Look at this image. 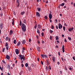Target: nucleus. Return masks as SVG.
Masks as SVG:
<instances>
[{
	"mask_svg": "<svg viewBox=\"0 0 75 75\" xmlns=\"http://www.w3.org/2000/svg\"><path fill=\"white\" fill-rule=\"evenodd\" d=\"M38 27L39 28H41V25H38Z\"/></svg>",
	"mask_w": 75,
	"mask_h": 75,
	"instance_id": "22",
	"label": "nucleus"
},
{
	"mask_svg": "<svg viewBox=\"0 0 75 75\" xmlns=\"http://www.w3.org/2000/svg\"><path fill=\"white\" fill-rule=\"evenodd\" d=\"M6 41H8V36H7V37L6 38Z\"/></svg>",
	"mask_w": 75,
	"mask_h": 75,
	"instance_id": "26",
	"label": "nucleus"
},
{
	"mask_svg": "<svg viewBox=\"0 0 75 75\" xmlns=\"http://www.w3.org/2000/svg\"><path fill=\"white\" fill-rule=\"evenodd\" d=\"M8 46L6 47V50H8Z\"/></svg>",
	"mask_w": 75,
	"mask_h": 75,
	"instance_id": "54",
	"label": "nucleus"
},
{
	"mask_svg": "<svg viewBox=\"0 0 75 75\" xmlns=\"http://www.w3.org/2000/svg\"><path fill=\"white\" fill-rule=\"evenodd\" d=\"M57 64L58 65H59L60 63H59V62H57Z\"/></svg>",
	"mask_w": 75,
	"mask_h": 75,
	"instance_id": "52",
	"label": "nucleus"
},
{
	"mask_svg": "<svg viewBox=\"0 0 75 75\" xmlns=\"http://www.w3.org/2000/svg\"><path fill=\"white\" fill-rule=\"evenodd\" d=\"M0 15L1 17H2V16H3V14H2V13L0 14Z\"/></svg>",
	"mask_w": 75,
	"mask_h": 75,
	"instance_id": "49",
	"label": "nucleus"
},
{
	"mask_svg": "<svg viewBox=\"0 0 75 75\" xmlns=\"http://www.w3.org/2000/svg\"><path fill=\"white\" fill-rule=\"evenodd\" d=\"M19 57L21 59V61H22V60L23 59L24 61L25 60V58H24V55H19Z\"/></svg>",
	"mask_w": 75,
	"mask_h": 75,
	"instance_id": "2",
	"label": "nucleus"
},
{
	"mask_svg": "<svg viewBox=\"0 0 75 75\" xmlns=\"http://www.w3.org/2000/svg\"><path fill=\"white\" fill-rule=\"evenodd\" d=\"M10 58V56H8V55H7L6 56V59H9Z\"/></svg>",
	"mask_w": 75,
	"mask_h": 75,
	"instance_id": "8",
	"label": "nucleus"
},
{
	"mask_svg": "<svg viewBox=\"0 0 75 75\" xmlns=\"http://www.w3.org/2000/svg\"><path fill=\"white\" fill-rule=\"evenodd\" d=\"M73 59L74 60V61H75V57H73Z\"/></svg>",
	"mask_w": 75,
	"mask_h": 75,
	"instance_id": "53",
	"label": "nucleus"
},
{
	"mask_svg": "<svg viewBox=\"0 0 75 75\" xmlns=\"http://www.w3.org/2000/svg\"><path fill=\"white\" fill-rule=\"evenodd\" d=\"M5 50V48H3L2 50V52H4Z\"/></svg>",
	"mask_w": 75,
	"mask_h": 75,
	"instance_id": "37",
	"label": "nucleus"
},
{
	"mask_svg": "<svg viewBox=\"0 0 75 75\" xmlns=\"http://www.w3.org/2000/svg\"><path fill=\"white\" fill-rule=\"evenodd\" d=\"M31 41V40L30 39H29V42H30Z\"/></svg>",
	"mask_w": 75,
	"mask_h": 75,
	"instance_id": "51",
	"label": "nucleus"
},
{
	"mask_svg": "<svg viewBox=\"0 0 75 75\" xmlns=\"http://www.w3.org/2000/svg\"><path fill=\"white\" fill-rule=\"evenodd\" d=\"M58 27L59 29H61V28H62V25H61V24L59 23L58 25Z\"/></svg>",
	"mask_w": 75,
	"mask_h": 75,
	"instance_id": "3",
	"label": "nucleus"
},
{
	"mask_svg": "<svg viewBox=\"0 0 75 75\" xmlns=\"http://www.w3.org/2000/svg\"><path fill=\"white\" fill-rule=\"evenodd\" d=\"M49 19H51L52 18V14L51 13H49Z\"/></svg>",
	"mask_w": 75,
	"mask_h": 75,
	"instance_id": "7",
	"label": "nucleus"
},
{
	"mask_svg": "<svg viewBox=\"0 0 75 75\" xmlns=\"http://www.w3.org/2000/svg\"><path fill=\"white\" fill-rule=\"evenodd\" d=\"M65 5V3H62V4H60V6H64Z\"/></svg>",
	"mask_w": 75,
	"mask_h": 75,
	"instance_id": "17",
	"label": "nucleus"
},
{
	"mask_svg": "<svg viewBox=\"0 0 75 75\" xmlns=\"http://www.w3.org/2000/svg\"><path fill=\"white\" fill-rule=\"evenodd\" d=\"M7 68L8 69H10V65H8Z\"/></svg>",
	"mask_w": 75,
	"mask_h": 75,
	"instance_id": "27",
	"label": "nucleus"
},
{
	"mask_svg": "<svg viewBox=\"0 0 75 75\" xmlns=\"http://www.w3.org/2000/svg\"><path fill=\"white\" fill-rule=\"evenodd\" d=\"M45 20H47V16H45Z\"/></svg>",
	"mask_w": 75,
	"mask_h": 75,
	"instance_id": "33",
	"label": "nucleus"
},
{
	"mask_svg": "<svg viewBox=\"0 0 75 75\" xmlns=\"http://www.w3.org/2000/svg\"><path fill=\"white\" fill-rule=\"evenodd\" d=\"M55 57H53L52 58V59L54 61V62H55Z\"/></svg>",
	"mask_w": 75,
	"mask_h": 75,
	"instance_id": "16",
	"label": "nucleus"
},
{
	"mask_svg": "<svg viewBox=\"0 0 75 75\" xmlns=\"http://www.w3.org/2000/svg\"><path fill=\"white\" fill-rule=\"evenodd\" d=\"M56 42H58V43H59V40H57Z\"/></svg>",
	"mask_w": 75,
	"mask_h": 75,
	"instance_id": "61",
	"label": "nucleus"
},
{
	"mask_svg": "<svg viewBox=\"0 0 75 75\" xmlns=\"http://www.w3.org/2000/svg\"><path fill=\"white\" fill-rule=\"evenodd\" d=\"M73 4H74V3H73V2H72L71 3V5H73Z\"/></svg>",
	"mask_w": 75,
	"mask_h": 75,
	"instance_id": "63",
	"label": "nucleus"
},
{
	"mask_svg": "<svg viewBox=\"0 0 75 75\" xmlns=\"http://www.w3.org/2000/svg\"><path fill=\"white\" fill-rule=\"evenodd\" d=\"M20 45V42H18L17 45V46H19V45Z\"/></svg>",
	"mask_w": 75,
	"mask_h": 75,
	"instance_id": "19",
	"label": "nucleus"
},
{
	"mask_svg": "<svg viewBox=\"0 0 75 75\" xmlns=\"http://www.w3.org/2000/svg\"><path fill=\"white\" fill-rule=\"evenodd\" d=\"M41 35L42 37H43V36H44V33L43 32L42 33Z\"/></svg>",
	"mask_w": 75,
	"mask_h": 75,
	"instance_id": "36",
	"label": "nucleus"
},
{
	"mask_svg": "<svg viewBox=\"0 0 75 75\" xmlns=\"http://www.w3.org/2000/svg\"><path fill=\"white\" fill-rule=\"evenodd\" d=\"M69 69L70 70H71V69H72V68H71V67H70V68H69Z\"/></svg>",
	"mask_w": 75,
	"mask_h": 75,
	"instance_id": "60",
	"label": "nucleus"
},
{
	"mask_svg": "<svg viewBox=\"0 0 75 75\" xmlns=\"http://www.w3.org/2000/svg\"><path fill=\"white\" fill-rule=\"evenodd\" d=\"M48 68H49V69H50V70H51V66H49Z\"/></svg>",
	"mask_w": 75,
	"mask_h": 75,
	"instance_id": "34",
	"label": "nucleus"
},
{
	"mask_svg": "<svg viewBox=\"0 0 75 75\" xmlns=\"http://www.w3.org/2000/svg\"><path fill=\"white\" fill-rule=\"evenodd\" d=\"M28 66V63H26L25 64V66L26 67H27Z\"/></svg>",
	"mask_w": 75,
	"mask_h": 75,
	"instance_id": "25",
	"label": "nucleus"
},
{
	"mask_svg": "<svg viewBox=\"0 0 75 75\" xmlns=\"http://www.w3.org/2000/svg\"><path fill=\"white\" fill-rule=\"evenodd\" d=\"M14 19H13L12 24L13 26L14 25Z\"/></svg>",
	"mask_w": 75,
	"mask_h": 75,
	"instance_id": "13",
	"label": "nucleus"
},
{
	"mask_svg": "<svg viewBox=\"0 0 75 75\" xmlns=\"http://www.w3.org/2000/svg\"><path fill=\"white\" fill-rule=\"evenodd\" d=\"M50 39L51 40H52V36H50Z\"/></svg>",
	"mask_w": 75,
	"mask_h": 75,
	"instance_id": "41",
	"label": "nucleus"
},
{
	"mask_svg": "<svg viewBox=\"0 0 75 75\" xmlns=\"http://www.w3.org/2000/svg\"><path fill=\"white\" fill-rule=\"evenodd\" d=\"M10 35H11L13 34V32L12 30H11L10 31Z\"/></svg>",
	"mask_w": 75,
	"mask_h": 75,
	"instance_id": "15",
	"label": "nucleus"
},
{
	"mask_svg": "<svg viewBox=\"0 0 75 75\" xmlns=\"http://www.w3.org/2000/svg\"><path fill=\"white\" fill-rule=\"evenodd\" d=\"M13 43L15 44H16V40H14L13 41Z\"/></svg>",
	"mask_w": 75,
	"mask_h": 75,
	"instance_id": "28",
	"label": "nucleus"
},
{
	"mask_svg": "<svg viewBox=\"0 0 75 75\" xmlns=\"http://www.w3.org/2000/svg\"><path fill=\"white\" fill-rule=\"evenodd\" d=\"M41 63L42 64V65H43L44 64H43V62H42V61H41Z\"/></svg>",
	"mask_w": 75,
	"mask_h": 75,
	"instance_id": "45",
	"label": "nucleus"
},
{
	"mask_svg": "<svg viewBox=\"0 0 75 75\" xmlns=\"http://www.w3.org/2000/svg\"><path fill=\"white\" fill-rule=\"evenodd\" d=\"M37 50L38 52H40V47L38 46L37 47Z\"/></svg>",
	"mask_w": 75,
	"mask_h": 75,
	"instance_id": "9",
	"label": "nucleus"
},
{
	"mask_svg": "<svg viewBox=\"0 0 75 75\" xmlns=\"http://www.w3.org/2000/svg\"><path fill=\"white\" fill-rule=\"evenodd\" d=\"M21 28L22 31H23V32H25L26 30V26H25V25L23 23H22Z\"/></svg>",
	"mask_w": 75,
	"mask_h": 75,
	"instance_id": "1",
	"label": "nucleus"
},
{
	"mask_svg": "<svg viewBox=\"0 0 75 75\" xmlns=\"http://www.w3.org/2000/svg\"><path fill=\"white\" fill-rule=\"evenodd\" d=\"M68 39L69 40V41H71V38L70 37H68Z\"/></svg>",
	"mask_w": 75,
	"mask_h": 75,
	"instance_id": "30",
	"label": "nucleus"
},
{
	"mask_svg": "<svg viewBox=\"0 0 75 75\" xmlns=\"http://www.w3.org/2000/svg\"><path fill=\"white\" fill-rule=\"evenodd\" d=\"M62 52H64V46L63 45L62 46Z\"/></svg>",
	"mask_w": 75,
	"mask_h": 75,
	"instance_id": "12",
	"label": "nucleus"
},
{
	"mask_svg": "<svg viewBox=\"0 0 75 75\" xmlns=\"http://www.w3.org/2000/svg\"><path fill=\"white\" fill-rule=\"evenodd\" d=\"M23 23H25V24L26 23V21H25V19H24V20L22 21Z\"/></svg>",
	"mask_w": 75,
	"mask_h": 75,
	"instance_id": "18",
	"label": "nucleus"
},
{
	"mask_svg": "<svg viewBox=\"0 0 75 75\" xmlns=\"http://www.w3.org/2000/svg\"><path fill=\"white\" fill-rule=\"evenodd\" d=\"M22 50H25V49L24 47H23Z\"/></svg>",
	"mask_w": 75,
	"mask_h": 75,
	"instance_id": "50",
	"label": "nucleus"
},
{
	"mask_svg": "<svg viewBox=\"0 0 75 75\" xmlns=\"http://www.w3.org/2000/svg\"><path fill=\"white\" fill-rule=\"evenodd\" d=\"M46 62L47 65H50V62H49V61H48V60L47 59L46 60Z\"/></svg>",
	"mask_w": 75,
	"mask_h": 75,
	"instance_id": "14",
	"label": "nucleus"
},
{
	"mask_svg": "<svg viewBox=\"0 0 75 75\" xmlns=\"http://www.w3.org/2000/svg\"><path fill=\"white\" fill-rule=\"evenodd\" d=\"M37 9H38V11H41V8H37Z\"/></svg>",
	"mask_w": 75,
	"mask_h": 75,
	"instance_id": "23",
	"label": "nucleus"
},
{
	"mask_svg": "<svg viewBox=\"0 0 75 75\" xmlns=\"http://www.w3.org/2000/svg\"><path fill=\"white\" fill-rule=\"evenodd\" d=\"M64 42H67V40L66 39V38L64 39Z\"/></svg>",
	"mask_w": 75,
	"mask_h": 75,
	"instance_id": "43",
	"label": "nucleus"
},
{
	"mask_svg": "<svg viewBox=\"0 0 75 75\" xmlns=\"http://www.w3.org/2000/svg\"><path fill=\"white\" fill-rule=\"evenodd\" d=\"M37 28V25H35V26H34V28L35 29L36 28Z\"/></svg>",
	"mask_w": 75,
	"mask_h": 75,
	"instance_id": "57",
	"label": "nucleus"
},
{
	"mask_svg": "<svg viewBox=\"0 0 75 75\" xmlns=\"http://www.w3.org/2000/svg\"><path fill=\"white\" fill-rule=\"evenodd\" d=\"M58 54L59 56H60V52H58Z\"/></svg>",
	"mask_w": 75,
	"mask_h": 75,
	"instance_id": "48",
	"label": "nucleus"
},
{
	"mask_svg": "<svg viewBox=\"0 0 75 75\" xmlns=\"http://www.w3.org/2000/svg\"><path fill=\"white\" fill-rule=\"evenodd\" d=\"M25 13V12L23 11L21 13V15H23V14H24Z\"/></svg>",
	"mask_w": 75,
	"mask_h": 75,
	"instance_id": "20",
	"label": "nucleus"
},
{
	"mask_svg": "<svg viewBox=\"0 0 75 75\" xmlns=\"http://www.w3.org/2000/svg\"><path fill=\"white\" fill-rule=\"evenodd\" d=\"M16 2L17 3L19 4V0H17Z\"/></svg>",
	"mask_w": 75,
	"mask_h": 75,
	"instance_id": "39",
	"label": "nucleus"
},
{
	"mask_svg": "<svg viewBox=\"0 0 75 75\" xmlns=\"http://www.w3.org/2000/svg\"><path fill=\"white\" fill-rule=\"evenodd\" d=\"M42 44H43V43H44L45 42H44V41L43 40H42Z\"/></svg>",
	"mask_w": 75,
	"mask_h": 75,
	"instance_id": "46",
	"label": "nucleus"
},
{
	"mask_svg": "<svg viewBox=\"0 0 75 75\" xmlns=\"http://www.w3.org/2000/svg\"><path fill=\"white\" fill-rule=\"evenodd\" d=\"M8 75H10V73L8 72Z\"/></svg>",
	"mask_w": 75,
	"mask_h": 75,
	"instance_id": "64",
	"label": "nucleus"
},
{
	"mask_svg": "<svg viewBox=\"0 0 75 75\" xmlns=\"http://www.w3.org/2000/svg\"><path fill=\"white\" fill-rule=\"evenodd\" d=\"M2 62H3V63L4 64H6V62H5V61H4V60H2Z\"/></svg>",
	"mask_w": 75,
	"mask_h": 75,
	"instance_id": "47",
	"label": "nucleus"
},
{
	"mask_svg": "<svg viewBox=\"0 0 75 75\" xmlns=\"http://www.w3.org/2000/svg\"><path fill=\"white\" fill-rule=\"evenodd\" d=\"M55 48H58V45H56L55 47Z\"/></svg>",
	"mask_w": 75,
	"mask_h": 75,
	"instance_id": "56",
	"label": "nucleus"
},
{
	"mask_svg": "<svg viewBox=\"0 0 75 75\" xmlns=\"http://www.w3.org/2000/svg\"><path fill=\"white\" fill-rule=\"evenodd\" d=\"M36 15L37 17H40V13L38 12H36Z\"/></svg>",
	"mask_w": 75,
	"mask_h": 75,
	"instance_id": "4",
	"label": "nucleus"
},
{
	"mask_svg": "<svg viewBox=\"0 0 75 75\" xmlns=\"http://www.w3.org/2000/svg\"><path fill=\"white\" fill-rule=\"evenodd\" d=\"M63 28L64 31H65V27L64 26H63Z\"/></svg>",
	"mask_w": 75,
	"mask_h": 75,
	"instance_id": "38",
	"label": "nucleus"
},
{
	"mask_svg": "<svg viewBox=\"0 0 75 75\" xmlns=\"http://www.w3.org/2000/svg\"><path fill=\"white\" fill-rule=\"evenodd\" d=\"M37 33H38V34H40V31L38 29H37Z\"/></svg>",
	"mask_w": 75,
	"mask_h": 75,
	"instance_id": "29",
	"label": "nucleus"
},
{
	"mask_svg": "<svg viewBox=\"0 0 75 75\" xmlns=\"http://www.w3.org/2000/svg\"><path fill=\"white\" fill-rule=\"evenodd\" d=\"M64 2H65L66 3H67V0H64Z\"/></svg>",
	"mask_w": 75,
	"mask_h": 75,
	"instance_id": "59",
	"label": "nucleus"
},
{
	"mask_svg": "<svg viewBox=\"0 0 75 75\" xmlns=\"http://www.w3.org/2000/svg\"><path fill=\"white\" fill-rule=\"evenodd\" d=\"M58 40V37L57 36L56 38V40Z\"/></svg>",
	"mask_w": 75,
	"mask_h": 75,
	"instance_id": "32",
	"label": "nucleus"
},
{
	"mask_svg": "<svg viewBox=\"0 0 75 75\" xmlns=\"http://www.w3.org/2000/svg\"><path fill=\"white\" fill-rule=\"evenodd\" d=\"M15 52L16 54H19L18 50V49H16L15 50Z\"/></svg>",
	"mask_w": 75,
	"mask_h": 75,
	"instance_id": "6",
	"label": "nucleus"
},
{
	"mask_svg": "<svg viewBox=\"0 0 75 75\" xmlns=\"http://www.w3.org/2000/svg\"><path fill=\"white\" fill-rule=\"evenodd\" d=\"M54 26H53V25H52V27H51V29H54Z\"/></svg>",
	"mask_w": 75,
	"mask_h": 75,
	"instance_id": "40",
	"label": "nucleus"
},
{
	"mask_svg": "<svg viewBox=\"0 0 75 75\" xmlns=\"http://www.w3.org/2000/svg\"><path fill=\"white\" fill-rule=\"evenodd\" d=\"M25 43V40H23L22 41V44H24Z\"/></svg>",
	"mask_w": 75,
	"mask_h": 75,
	"instance_id": "21",
	"label": "nucleus"
},
{
	"mask_svg": "<svg viewBox=\"0 0 75 75\" xmlns=\"http://www.w3.org/2000/svg\"><path fill=\"white\" fill-rule=\"evenodd\" d=\"M51 20V19H49L50 21V23H51L52 22V20Z\"/></svg>",
	"mask_w": 75,
	"mask_h": 75,
	"instance_id": "44",
	"label": "nucleus"
},
{
	"mask_svg": "<svg viewBox=\"0 0 75 75\" xmlns=\"http://www.w3.org/2000/svg\"><path fill=\"white\" fill-rule=\"evenodd\" d=\"M50 33H52L53 32V31L51 30H50Z\"/></svg>",
	"mask_w": 75,
	"mask_h": 75,
	"instance_id": "35",
	"label": "nucleus"
},
{
	"mask_svg": "<svg viewBox=\"0 0 75 75\" xmlns=\"http://www.w3.org/2000/svg\"><path fill=\"white\" fill-rule=\"evenodd\" d=\"M21 65H22V67H24V64H22Z\"/></svg>",
	"mask_w": 75,
	"mask_h": 75,
	"instance_id": "62",
	"label": "nucleus"
},
{
	"mask_svg": "<svg viewBox=\"0 0 75 75\" xmlns=\"http://www.w3.org/2000/svg\"><path fill=\"white\" fill-rule=\"evenodd\" d=\"M22 24V23L21 22V21H20V24H19V25L20 26H21V25H22V24Z\"/></svg>",
	"mask_w": 75,
	"mask_h": 75,
	"instance_id": "24",
	"label": "nucleus"
},
{
	"mask_svg": "<svg viewBox=\"0 0 75 75\" xmlns=\"http://www.w3.org/2000/svg\"><path fill=\"white\" fill-rule=\"evenodd\" d=\"M45 69L46 71H48V67H46Z\"/></svg>",
	"mask_w": 75,
	"mask_h": 75,
	"instance_id": "42",
	"label": "nucleus"
},
{
	"mask_svg": "<svg viewBox=\"0 0 75 75\" xmlns=\"http://www.w3.org/2000/svg\"><path fill=\"white\" fill-rule=\"evenodd\" d=\"M8 43H7L6 42V43L5 47H7V46H8Z\"/></svg>",
	"mask_w": 75,
	"mask_h": 75,
	"instance_id": "31",
	"label": "nucleus"
},
{
	"mask_svg": "<svg viewBox=\"0 0 75 75\" xmlns=\"http://www.w3.org/2000/svg\"><path fill=\"white\" fill-rule=\"evenodd\" d=\"M3 23H1L0 24V27H1V29H2V28H3Z\"/></svg>",
	"mask_w": 75,
	"mask_h": 75,
	"instance_id": "11",
	"label": "nucleus"
},
{
	"mask_svg": "<svg viewBox=\"0 0 75 75\" xmlns=\"http://www.w3.org/2000/svg\"><path fill=\"white\" fill-rule=\"evenodd\" d=\"M39 60H40V59H39V58H37V61H39Z\"/></svg>",
	"mask_w": 75,
	"mask_h": 75,
	"instance_id": "55",
	"label": "nucleus"
},
{
	"mask_svg": "<svg viewBox=\"0 0 75 75\" xmlns=\"http://www.w3.org/2000/svg\"><path fill=\"white\" fill-rule=\"evenodd\" d=\"M72 30H74V28H69V31L70 32H71Z\"/></svg>",
	"mask_w": 75,
	"mask_h": 75,
	"instance_id": "10",
	"label": "nucleus"
},
{
	"mask_svg": "<svg viewBox=\"0 0 75 75\" xmlns=\"http://www.w3.org/2000/svg\"><path fill=\"white\" fill-rule=\"evenodd\" d=\"M41 56L42 58H47V57L46 54H41Z\"/></svg>",
	"mask_w": 75,
	"mask_h": 75,
	"instance_id": "5",
	"label": "nucleus"
},
{
	"mask_svg": "<svg viewBox=\"0 0 75 75\" xmlns=\"http://www.w3.org/2000/svg\"><path fill=\"white\" fill-rule=\"evenodd\" d=\"M56 28H57V29H58V25H56Z\"/></svg>",
	"mask_w": 75,
	"mask_h": 75,
	"instance_id": "58",
	"label": "nucleus"
}]
</instances>
